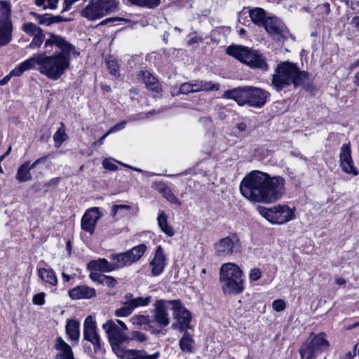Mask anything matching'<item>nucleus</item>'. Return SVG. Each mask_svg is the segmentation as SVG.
<instances>
[{
    "label": "nucleus",
    "mask_w": 359,
    "mask_h": 359,
    "mask_svg": "<svg viewBox=\"0 0 359 359\" xmlns=\"http://www.w3.org/2000/svg\"><path fill=\"white\" fill-rule=\"evenodd\" d=\"M107 67L109 73L114 76L118 75V65L115 60H107Z\"/></svg>",
    "instance_id": "45"
},
{
    "label": "nucleus",
    "mask_w": 359,
    "mask_h": 359,
    "mask_svg": "<svg viewBox=\"0 0 359 359\" xmlns=\"http://www.w3.org/2000/svg\"><path fill=\"white\" fill-rule=\"evenodd\" d=\"M284 180L280 177H270L258 170L252 171L245 176L240 185L243 196L255 202L271 203L282 196Z\"/></svg>",
    "instance_id": "2"
},
{
    "label": "nucleus",
    "mask_w": 359,
    "mask_h": 359,
    "mask_svg": "<svg viewBox=\"0 0 359 359\" xmlns=\"http://www.w3.org/2000/svg\"><path fill=\"white\" fill-rule=\"evenodd\" d=\"M66 332L73 341H78L79 339V323L74 320H69L66 325Z\"/></svg>",
    "instance_id": "34"
},
{
    "label": "nucleus",
    "mask_w": 359,
    "mask_h": 359,
    "mask_svg": "<svg viewBox=\"0 0 359 359\" xmlns=\"http://www.w3.org/2000/svg\"><path fill=\"white\" fill-rule=\"evenodd\" d=\"M88 266L94 271L111 272L116 270L114 262H109L106 259H99L89 262Z\"/></svg>",
    "instance_id": "25"
},
{
    "label": "nucleus",
    "mask_w": 359,
    "mask_h": 359,
    "mask_svg": "<svg viewBox=\"0 0 359 359\" xmlns=\"http://www.w3.org/2000/svg\"><path fill=\"white\" fill-rule=\"evenodd\" d=\"M38 275L45 283L54 287L57 285V279L52 269L40 268L38 269Z\"/></svg>",
    "instance_id": "30"
},
{
    "label": "nucleus",
    "mask_w": 359,
    "mask_h": 359,
    "mask_svg": "<svg viewBox=\"0 0 359 359\" xmlns=\"http://www.w3.org/2000/svg\"><path fill=\"white\" fill-rule=\"evenodd\" d=\"M262 272L258 268H254L251 269L250 272V279L252 281H257L262 277Z\"/></svg>",
    "instance_id": "52"
},
{
    "label": "nucleus",
    "mask_w": 359,
    "mask_h": 359,
    "mask_svg": "<svg viewBox=\"0 0 359 359\" xmlns=\"http://www.w3.org/2000/svg\"><path fill=\"white\" fill-rule=\"evenodd\" d=\"M131 337L133 339L136 340L139 342H144L147 341V336L139 331H133L131 334Z\"/></svg>",
    "instance_id": "53"
},
{
    "label": "nucleus",
    "mask_w": 359,
    "mask_h": 359,
    "mask_svg": "<svg viewBox=\"0 0 359 359\" xmlns=\"http://www.w3.org/2000/svg\"><path fill=\"white\" fill-rule=\"evenodd\" d=\"M102 328L107 335L114 353L117 357L121 356L126 349L125 345L130 341L126 332L112 320L107 321Z\"/></svg>",
    "instance_id": "6"
},
{
    "label": "nucleus",
    "mask_w": 359,
    "mask_h": 359,
    "mask_svg": "<svg viewBox=\"0 0 359 359\" xmlns=\"http://www.w3.org/2000/svg\"><path fill=\"white\" fill-rule=\"evenodd\" d=\"M118 163H120V164L123 165V166L127 167V168H128L130 169H132V170H133L135 171H137V172H142V173H143V174H144V175H146L147 176H154V175H156V174L154 173V172H147V171H144V170H142L140 168H135V167H133V166L127 165V164L121 163L120 162H118Z\"/></svg>",
    "instance_id": "58"
},
{
    "label": "nucleus",
    "mask_w": 359,
    "mask_h": 359,
    "mask_svg": "<svg viewBox=\"0 0 359 359\" xmlns=\"http://www.w3.org/2000/svg\"><path fill=\"white\" fill-rule=\"evenodd\" d=\"M51 19H52V21H53V23H59V22H66L68 20L66 19V18H64L61 16H59V15H56V16H53L51 15Z\"/></svg>",
    "instance_id": "60"
},
{
    "label": "nucleus",
    "mask_w": 359,
    "mask_h": 359,
    "mask_svg": "<svg viewBox=\"0 0 359 359\" xmlns=\"http://www.w3.org/2000/svg\"><path fill=\"white\" fill-rule=\"evenodd\" d=\"M272 307L276 311L280 312L285 310L286 306L283 299H276L273 302Z\"/></svg>",
    "instance_id": "51"
},
{
    "label": "nucleus",
    "mask_w": 359,
    "mask_h": 359,
    "mask_svg": "<svg viewBox=\"0 0 359 359\" xmlns=\"http://www.w3.org/2000/svg\"><path fill=\"white\" fill-rule=\"evenodd\" d=\"M12 31V25L0 22V46H5L11 41Z\"/></svg>",
    "instance_id": "32"
},
{
    "label": "nucleus",
    "mask_w": 359,
    "mask_h": 359,
    "mask_svg": "<svg viewBox=\"0 0 359 359\" xmlns=\"http://www.w3.org/2000/svg\"><path fill=\"white\" fill-rule=\"evenodd\" d=\"M150 265L151 266V274L154 276H157L163 271L165 266V257L161 245L157 246Z\"/></svg>",
    "instance_id": "19"
},
{
    "label": "nucleus",
    "mask_w": 359,
    "mask_h": 359,
    "mask_svg": "<svg viewBox=\"0 0 359 359\" xmlns=\"http://www.w3.org/2000/svg\"><path fill=\"white\" fill-rule=\"evenodd\" d=\"M59 0H35L37 6H41L43 9L55 10L57 7Z\"/></svg>",
    "instance_id": "42"
},
{
    "label": "nucleus",
    "mask_w": 359,
    "mask_h": 359,
    "mask_svg": "<svg viewBox=\"0 0 359 359\" xmlns=\"http://www.w3.org/2000/svg\"><path fill=\"white\" fill-rule=\"evenodd\" d=\"M119 20H123V19L118 18H106L105 20L102 21L100 22V25H106V24H107L109 22H115V21H119Z\"/></svg>",
    "instance_id": "63"
},
{
    "label": "nucleus",
    "mask_w": 359,
    "mask_h": 359,
    "mask_svg": "<svg viewBox=\"0 0 359 359\" xmlns=\"http://www.w3.org/2000/svg\"><path fill=\"white\" fill-rule=\"evenodd\" d=\"M310 83L308 72L301 71L295 63L285 61L279 63L275 69L271 84L277 91H280L291 84L294 88L302 86L307 88Z\"/></svg>",
    "instance_id": "3"
},
{
    "label": "nucleus",
    "mask_w": 359,
    "mask_h": 359,
    "mask_svg": "<svg viewBox=\"0 0 359 359\" xmlns=\"http://www.w3.org/2000/svg\"><path fill=\"white\" fill-rule=\"evenodd\" d=\"M248 87H238L224 91L223 97L234 100L239 105L247 104Z\"/></svg>",
    "instance_id": "20"
},
{
    "label": "nucleus",
    "mask_w": 359,
    "mask_h": 359,
    "mask_svg": "<svg viewBox=\"0 0 359 359\" xmlns=\"http://www.w3.org/2000/svg\"><path fill=\"white\" fill-rule=\"evenodd\" d=\"M67 137V134L65 133V126L64 123L61 122L60 128L53 135L55 147H60Z\"/></svg>",
    "instance_id": "37"
},
{
    "label": "nucleus",
    "mask_w": 359,
    "mask_h": 359,
    "mask_svg": "<svg viewBox=\"0 0 359 359\" xmlns=\"http://www.w3.org/2000/svg\"><path fill=\"white\" fill-rule=\"evenodd\" d=\"M174 300L159 299L154 304L151 324L156 328V334L162 333L170 323L168 309L172 311Z\"/></svg>",
    "instance_id": "7"
},
{
    "label": "nucleus",
    "mask_w": 359,
    "mask_h": 359,
    "mask_svg": "<svg viewBox=\"0 0 359 359\" xmlns=\"http://www.w3.org/2000/svg\"><path fill=\"white\" fill-rule=\"evenodd\" d=\"M45 34L43 32L39 34V35L33 36V39L29 45V47L32 49L38 48L41 46L44 41Z\"/></svg>",
    "instance_id": "44"
},
{
    "label": "nucleus",
    "mask_w": 359,
    "mask_h": 359,
    "mask_svg": "<svg viewBox=\"0 0 359 359\" xmlns=\"http://www.w3.org/2000/svg\"><path fill=\"white\" fill-rule=\"evenodd\" d=\"M104 274H101L97 272H93L90 274V278L93 282L102 284V278H104Z\"/></svg>",
    "instance_id": "57"
},
{
    "label": "nucleus",
    "mask_w": 359,
    "mask_h": 359,
    "mask_svg": "<svg viewBox=\"0 0 359 359\" xmlns=\"http://www.w3.org/2000/svg\"><path fill=\"white\" fill-rule=\"evenodd\" d=\"M117 283V280L112 276L104 275V278H102V285H106L108 287H114Z\"/></svg>",
    "instance_id": "46"
},
{
    "label": "nucleus",
    "mask_w": 359,
    "mask_h": 359,
    "mask_svg": "<svg viewBox=\"0 0 359 359\" xmlns=\"http://www.w3.org/2000/svg\"><path fill=\"white\" fill-rule=\"evenodd\" d=\"M152 187L162 194L165 193V189H168V187L163 182H154L152 184Z\"/></svg>",
    "instance_id": "54"
},
{
    "label": "nucleus",
    "mask_w": 359,
    "mask_h": 359,
    "mask_svg": "<svg viewBox=\"0 0 359 359\" xmlns=\"http://www.w3.org/2000/svg\"><path fill=\"white\" fill-rule=\"evenodd\" d=\"M147 250V246L144 244H140L133 247L131 250H128L132 261L134 262H137L144 254Z\"/></svg>",
    "instance_id": "39"
},
{
    "label": "nucleus",
    "mask_w": 359,
    "mask_h": 359,
    "mask_svg": "<svg viewBox=\"0 0 359 359\" xmlns=\"http://www.w3.org/2000/svg\"><path fill=\"white\" fill-rule=\"evenodd\" d=\"M46 156H43V157H41V158L36 159L34 162H33V163L32 165H29V170H31L32 169L36 168L37 166V165L39 163H44L46 161Z\"/></svg>",
    "instance_id": "59"
},
{
    "label": "nucleus",
    "mask_w": 359,
    "mask_h": 359,
    "mask_svg": "<svg viewBox=\"0 0 359 359\" xmlns=\"http://www.w3.org/2000/svg\"><path fill=\"white\" fill-rule=\"evenodd\" d=\"M163 196L170 203L174 204L180 205V201L177 198V197L172 194L171 190L168 188L165 189V193L163 194Z\"/></svg>",
    "instance_id": "47"
},
{
    "label": "nucleus",
    "mask_w": 359,
    "mask_h": 359,
    "mask_svg": "<svg viewBox=\"0 0 359 359\" xmlns=\"http://www.w3.org/2000/svg\"><path fill=\"white\" fill-rule=\"evenodd\" d=\"M180 93L182 94H188L195 93L193 81L191 83H184L180 87Z\"/></svg>",
    "instance_id": "48"
},
{
    "label": "nucleus",
    "mask_w": 359,
    "mask_h": 359,
    "mask_svg": "<svg viewBox=\"0 0 359 359\" xmlns=\"http://www.w3.org/2000/svg\"><path fill=\"white\" fill-rule=\"evenodd\" d=\"M15 178L19 182H27L32 179L29 162L24 163L18 168Z\"/></svg>",
    "instance_id": "35"
},
{
    "label": "nucleus",
    "mask_w": 359,
    "mask_h": 359,
    "mask_svg": "<svg viewBox=\"0 0 359 359\" xmlns=\"http://www.w3.org/2000/svg\"><path fill=\"white\" fill-rule=\"evenodd\" d=\"M159 356L158 352L149 354L144 350L126 349L123 354L118 357L123 359H158Z\"/></svg>",
    "instance_id": "22"
},
{
    "label": "nucleus",
    "mask_w": 359,
    "mask_h": 359,
    "mask_svg": "<svg viewBox=\"0 0 359 359\" xmlns=\"http://www.w3.org/2000/svg\"><path fill=\"white\" fill-rule=\"evenodd\" d=\"M60 182V177H55V178H53L51 179L50 180H49L47 183H46V186H56Z\"/></svg>",
    "instance_id": "61"
},
{
    "label": "nucleus",
    "mask_w": 359,
    "mask_h": 359,
    "mask_svg": "<svg viewBox=\"0 0 359 359\" xmlns=\"http://www.w3.org/2000/svg\"><path fill=\"white\" fill-rule=\"evenodd\" d=\"M194 341L188 331L184 332L182 337L179 341L180 349L184 352L191 353L194 351Z\"/></svg>",
    "instance_id": "33"
},
{
    "label": "nucleus",
    "mask_w": 359,
    "mask_h": 359,
    "mask_svg": "<svg viewBox=\"0 0 359 359\" xmlns=\"http://www.w3.org/2000/svg\"><path fill=\"white\" fill-rule=\"evenodd\" d=\"M96 292L94 288L81 285L69 290V295L72 299H90L95 296Z\"/></svg>",
    "instance_id": "23"
},
{
    "label": "nucleus",
    "mask_w": 359,
    "mask_h": 359,
    "mask_svg": "<svg viewBox=\"0 0 359 359\" xmlns=\"http://www.w3.org/2000/svg\"><path fill=\"white\" fill-rule=\"evenodd\" d=\"M226 53L251 69H257L262 72H267L269 69L266 57L257 50L243 46L231 45L226 48Z\"/></svg>",
    "instance_id": "5"
},
{
    "label": "nucleus",
    "mask_w": 359,
    "mask_h": 359,
    "mask_svg": "<svg viewBox=\"0 0 359 359\" xmlns=\"http://www.w3.org/2000/svg\"><path fill=\"white\" fill-rule=\"evenodd\" d=\"M126 124V121H121L120 123L115 124L107 131V134H110L111 133L116 132V131H118V130L124 128Z\"/></svg>",
    "instance_id": "55"
},
{
    "label": "nucleus",
    "mask_w": 359,
    "mask_h": 359,
    "mask_svg": "<svg viewBox=\"0 0 359 359\" xmlns=\"http://www.w3.org/2000/svg\"><path fill=\"white\" fill-rule=\"evenodd\" d=\"M133 324L143 326L144 329L150 331L152 334H156V328L151 324V316H135L131 318Z\"/></svg>",
    "instance_id": "26"
},
{
    "label": "nucleus",
    "mask_w": 359,
    "mask_h": 359,
    "mask_svg": "<svg viewBox=\"0 0 359 359\" xmlns=\"http://www.w3.org/2000/svg\"><path fill=\"white\" fill-rule=\"evenodd\" d=\"M55 348L59 351L55 359H74L71 347L61 337L57 338Z\"/></svg>",
    "instance_id": "24"
},
{
    "label": "nucleus",
    "mask_w": 359,
    "mask_h": 359,
    "mask_svg": "<svg viewBox=\"0 0 359 359\" xmlns=\"http://www.w3.org/2000/svg\"><path fill=\"white\" fill-rule=\"evenodd\" d=\"M325 333L321 332L309 343H304L299 349L302 359H316L318 355L329 346V342L325 339Z\"/></svg>",
    "instance_id": "10"
},
{
    "label": "nucleus",
    "mask_w": 359,
    "mask_h": 359,
    "mask_svg": "<svg viewBox=\"0 0 359 359\" xmlns=\"http://www.w3.org/2000/svg\"><path fill=\"white\" fill-rule=\"evenodd\" d=\"M22 29L27 34L32 36L35 35H39V34L43 32L41 27H38L33 22L24 23L22 25Z\"/></svg>",
    "instance_id": "41"
},
{
    "label": "nucleus",
    "mask_w": 359,
    "mask_h": 359,
    "mask_svg": "<svg viewBox=\"0 0 359 359\" xmlns=\"http://www.w3.org/2000/svg\"><path fill=\"white\" fill-rule=\"evenodd\" d=\"M215 255L217 257H229L241 251L239 238L236 234H231L219 239L214 244Z\"/></svg>",
    "instance_id": "11"
},
{
    "label": "nucleus",
    "mask_w": 359,
    "mask_h": 359,
    "mask_svg": "<svg viewBox=\"0 0 359 359\" xmlns=\"http://www.w3.org/2000/svg\"><path fill=\"white\" fill-rule=\"evenodd\" d=\"M48 38L44 41V48L50 51L53 47L56 50L50 55L46 53L34 54L25 60V69H31L37 66V70L48 79L56 81L69 68L72 57H77L79 52L76 47L60 35L52 32L48 34Z\"/></svg>",
    "instance_id": "1"
},
{
    "label": "nucleus",
    "mask_w": 359,
    "mask_h": 359,
    "mask_svg": "<svg viewBox=\"0 0 359 359\" xmlns=\"http://www.w3.org/2000/svg\"><path fill=\"white\" fill-rule=\"evenodd\" d=\"M25 64V61L20 63L18 67L14 68L9 74L4 76L2 79L0 80V86H4L10 81L11 76H20L22 74V73L29 69H25L23 65Z\"/></svg>",
    "instance_id": "38"
},
{
    "label": "nucleus",
    "mask_w": 359,
    "mask_h": 359,
    "mask_svg": "<svg viewBox=\"0 0 359 359\" xmlns=\"http://www.w3.org/2000/svg\"><path fill=\"white\" fill-rule=\"evenodd\" d=\"M151 299V296H147L145 297H139L126 301L123 303L122 306L116 311L115 314L118 317L128 316L136 308L149 305Z\"/></svg>",
    "instance_id": "14"
},
{
    "label": "nucleus",
    "mask_w": 359,
    "mask_h": 359,
    "mask_svg": "<svg viewBox=\"0 0 359 359\" xmlns=\"http://www.w3.org/2000/svg\"><path fill=\"white\" fill-rule=\"evenodd\" d=\"M132 4L142 7L154 8L159 5L161 0H128Z\"/></svg>",
    "instance_id": "43"
},
{
    "label": "nucleus",
    "mask_w": 359,
    "mask_h": 359,
    "mask_svg": "<svg viewBox=\"0 0 359 359\" xmlns=\"http://www.w3.org/2000/svg\"><path fill=\"white\" fill-rule=\"evenodd\" d=\"M11 6L9 1L0 0V22L12 25L11 20Z\"/></svg>",
    "instance_id": "31"
},
{
    "label": "nucleus",
    "mask_w": 359,
    "mask_h": 359,
    "mask_svg": "<svg viewBox=\"0 0 359 359\" xmlns=\"http://www.w3.org/2000/svg\"><path fill=\"white\" fill-rule=\"evenodd\" d=\"M172 316L175 322L171 325L172 330H179L181 332L191 329V315L189 311L184 308L180 300L172 302Z\"/></svg>",
    "instance_id": "12"
},
{
    "label": "nucleus",
    "mask_w": 359,
    "mask_h": 359,
    "mask_svg": "<svg viewBox=\"0 0 359 359\" xmlns=\"http://www.w3.org/2000/svg\"><path fill=\"white\" fill-rule=\"evenodd\" d=\"M29 15L34 18L35 20L40 25L49 26L53 24L51 15L48 13L39 14L35 12H30Z\"/></svg>",
    "instance_id": "40"
},
{
    "label": "nucleus",
    "mask_w": 359,
    "mask_h": 359,
    "mask_svg": "<svg viewBox=\"0 0 359 359\" xmlns=\"http://www.w3.org/2000/svg\"><path fill=\"white\" fill-rule=\"evenodd\" d=\"M46 294L44 292H39L34 295L33 303L36 305H43L45 304Z\"/></svg>",
    "instance_id": "49"
},
{
    "label": "nucleus",
    "mask_w": 359,
    "mask_h": 359,
    "mask_svg": "<svg viewBox=\"0 0 359 359\" xmlns=\"http://www.w3.org/2000/svg\"><path fill=\"white\" fill-rule=\"evenodd\" d=\"M137 78L142 81L146 88L151 91L158 93L161 90V86L158 79L148 71H140Z\"/></svg>",
    "instance_id": "21"
},
{
    "label": "nucleus",
    "mask_w": 359,
    "mask_h": 359,
    "mask_svg": "<svg viewBox=\"0 0 359 359\" xmlns=\"http://www.w3.org/2000/svg\"><path fill=\"white\" fill-rule=\"evenodd\" d=\"M102 165L104 168L110 170H116L118 167L114 164L109 159L105 158L102 161Z\"/></svg>",
    "instance_id": "56"
},
{
    "label": "nucleus",
    "mask_w": 359,
    "mask_h": 359,
    "mask_svg": "<svg viewBox=\"0 0 359 359\" xmlns=\"http://www.w3.org/2000/svg\"><path fill=\"white\" fill-rule=\"evenodd\" d=\"M157 220L161 231L167 236H172L175 234V231L172 227L168 224V217L163 211L159 213Z\"/></svg>",
    "instance_id": "36"
},
{
    "label": "nucleus",
    "mask_w": 359,
    "mask_h": 359,
    "mask_svg": "<svg viewBox=\"0 0 359 359\" xmlns=\"http://www.w3.org/2000/svg\"><path fill=\"white\" fill-rule=\"evenodd\" d=\"M351 24L355 27L359 28V16H355L351 20Z\"/></svg>",
    "instance_id": "64"
},
{
    "label": "nucleus",
    "mask_w": 359,
    "mask_h": 359,
    "mask_svg": "<svg viewBox=\"0 0 359 359\" xmlns=\"http://www.w3.org/2000/svg\"><path fill=\"white\" fill-rule=\"evenodd\" d=\"M340 166L343 171L346 173L358 175L359 171L354 166L353 161L351 157V150L350 144H344L341 148L340 151Z\"/></svg>",
    "instance_id": "16"
},
{
    "label": "nucleus",
    "mask_w": 359,
    "mask_h": 359,
    "mask_svg": "<svg viewBox=\"0 0 359 359\" xmlns=\"http://www.w3.org/2000/svg\"><path fill=\"white\" fill-rule=\"evenodd\" d=\"M155 113H156V111L152 110V111H150L147 112V114H145L143 116L140 115V116L137 118H130L129 121H136V120H139V119H142V118H146L149 117V115L154 114Z\"/></svg>",
    "instance_id": "62"
},
{
    "label": "nucleus",
    "mask_w": 359,
    "mask_h": 359,
    "mask_svg": "<svg viewBox=\"0 0 359 359\" xmlns=\"http://www.w3.org/2000/svg\"><path fill=\"white\" fill-rule=\"evenodd\" d=\"M83 335L84 339L93 345L95 351L100 348V338L96 331V323L91 316L85 320Z\"/></svg>",
    "instance_id": "17"
},
{
    "label": "nucleus",
    "mask_w": 359,
    "mask_h": 359,
    "mask_svg": "<svg viewBox=\"0 0 359 359\" xmlns=\"http://www.w3.org/2000/svg\"><path fill=\"white\" fill-rule=\"evenodd\" d=\"M102 216L97 207L90 208L86 211L81 218V229L90 234L95 231L97 221Z\"/></svg>",
    "instance_id": "15"
},
{
    "label": "nucleus",
    "mask_w": 359,
    "mask_h": 359,
    "mask_svg": "<svg viewBox=\"0 0 359 359\" xmlns=\"http://www.w3.org/2000/svg\"><path fill=\"white\" fill-rule=\"evenodd\" d=\"M219 280L226 294H238L244 290L243 271L236 264L226 263L221 266Z\"/></svg>",
    "instance_id": "4"
},
{
    "label": "nucleus",
    "mask_w": 359,
    "mask_h": 359,
    "mask_svg": "<svg viewBox=\"0 0 359 359\" xmlns=\"http://www.w3.org/2000/svg\"><path fill=\"white\" fill-rule=\"evenodd\" d=\"M269 93L263 89L248 86L247 104L251 107H262L268 98Z\"/></svg>",
    "instance_id": "18"
},
{
    "label": "nucleus",
    "mask_w": 359,
    "mask_h": 359,
    "mask_svg": "<svg viewBox=\"0 0 359 359\" xmlns=\"http://www.w3.org/2000/svg\"><path fill=\"white\" fill-rule=\"evenodd\" d=\"M110 258L114 261V263L116 270L126 266H130L133 263L128 251L123 253L113 254L111 255Z\"/></svg>",
    "instance_id": "27"
},
{
    "label": "nucleus",
    "mask_w": 359,
    "mask_h": 359,
    "mask_svg": "<svg viewBox=\"0 0 359 359\" xmlns=\"http://www.w3.org/2000/svg\"><path fill=\"white\" fill-rule=\"evenodd\" d=\"M131 207L128 205H114L112 207V215L115 216L119 211H129Z\"/></svg>",
    "instance_id": "50"
},
{
    "label": "nucleus",
    "mask_w": 359,
    "mask_h": 359,
    "mask_svg": "<svg viewBox=\"0 0 359 359\" xmlns=\"http://www.w3.org/2000/svg\"><path fill=\"white\" fill-rule=\"evenodd\" d=\"M116 6V2L113 0H91L82 11V16L94 20L111 13Z\"/></svg>",
    "instance_id": "8"
},
{
    "label": "nucleus",
    "mask_w": 359,
    "mask_h": 359,
    "mask_svg": "<svg viewBox=\"0 0 359 359\" xmlns=\"http://www.w3.org/2000/svg\"><path fill=\"white\" fill-rule=\"evenodd\" d=\"M194 92L200 91H217L219 89V83L203 80L193 81Z\"/></svg>",
    "instance_id": "28"
},
{
    "label": "nucleus",
    "mask_w": 359,
    "mask_h": 359,
    "mask_svg": "<svg viewBox=\"0 0 359 359\" xmlns=\"http://www.w3.org/2000/svg\"><path fill=\"white\" fill-rule=\"evenodd\" d=\"M259 213L273 224H282L294 218L293 211L285 205H276L271 208H261Z\"/></svg>",
    "instance_id": "9"
},
{
    "label": "nucleus",
    "mask_w": 359,
    "mask_h": 359,
    "mask_svg": "<svg viewBox=\"0 0 359 359\" xmlns=\"http://www.w3.org/2000/svg\"><path fill=\"white\" fill-rule=\"evenodd\" d=\"M262 27L276 40L285 39L289 35L287 27L276 18L269 17Z\"/></svg>",
    "instance_id": "13"
},
{
    "label": "nucleus",
    "mask_w": 359,
    "mask_h": 359,
    "mask_svg": "<svg viewBox=\"0 0 359 359\" xmlns=\"http://www.w3.org/2000/svg\"><path fill=\"white\" fill-rule=\"evenodd\" d=\"M249 16L254 24L257 26H263L269 17L266 11L262 8H254L249 11Z\"/></svg>",
    "instance_id": "29"
}]
</instances>
